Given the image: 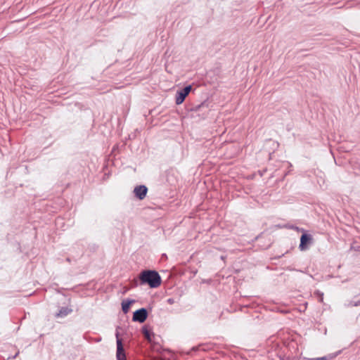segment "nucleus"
<instances>
[{
  "mask_svg": "<svg viewBox=\"0 0 360 360\" xmlns=\"http://www.w3.org/2000/svg\"><path fill=\"white\" fill-rule=\"evenodd\" d=\"M139 278L141 284H148L152 288H158L161 284L160 276L155 271H143L141 273Z\"/></svg>",
  "mask_w": 360,
  "mask_h": 360,
  "instance_id": "nucleus-1",
  "label": "nucleus"
},
{
  "mask_svg": "<svg viewBox=\"0 0 360 360\" xmlns=\"http://www.w3.org/2000/svg\"><path fill=\"white\" fill-rule=\"evenodd\" d=\"M191 86L188 85L184 87V89L177 91L175 98V102L176 105H180L184 101L186 97L191 92Z\"/></svg>",
  "mask_w": 360,
  "mask_h": 360,
  "instance_id": "nucleus-2",
  "label": "nucleus"
},
{
  "mask_svg": "<svg viewBox=\"0 0 360 360\" xmlns=\"http://www.w3.org/2000/svg\"><path fill=\"white\" fill-rule=\"evenodd\" d=\"M148 316L147 310L145 308L139 309L134 312L132 320L139 323H143Z\"/></svg>",
  "mask_w": 360,
  "mask_h": 360,
  "instance_id": "nucleus-3",
  "label": "nucleus"
},
{
  "mask_svg": "<svg viewBox=\"0 0 360 360\" xmlns=\"http://www.w3.org/2000/svg\"><path fill=\"white\" fill-rule=\"evenodd\" d=\"M116 338H117V360H127L126 356L124 353V350L123 348L122 340L119 338V333H116Z\"/></svg>",
  "mask_w": 360,
  "mask_h": 360,
  "instance_id": "nucleus-4",
  "label": "nucleus"
},
{
  "mask_svg": "<svg viewBox=\"0 0 360 360\" xmlns=\"http://www.w3.org/2000/svg\"><path fill=\"white\" fill-rule=\"evenodd\" d=\"M148 192V188L144 185L137 186L134 189V195L139 200H143L145 198Z\"/></svg>",
  "mask_w": 360,
  "mask_h": 360,
  "instance_id": "nucleus-5",
  "label": "nucleus"
},
{
  "mask_svg": "<svg viewBox=\"0 0 360 360\" xmlns=\"http://www.w3.org/2000/svg\"><path fill=\"white\" fill-rule=\"evenodd\" d=\"M311 240V237L310 235L304 233L301 236L300 238V249L301 250H304L307 248L306 244L307 243L309 242Z\"/></svg>",
  "mask_w": 360,
  "mask_h": 360,
  "instance_id": "nucleus-6",
  "label": "nucleus"
},
{
  "mask_svg": "<svg viewBox=\"0 0 360 360\" xmlns=\"http://www.w3.org/2000/svg\"><path fill=\"white\" fill-rule=\"evenodd\" d=\"M72 311V310L68 307H62L60 309L58 312L56 314V317L63 318L68 315Z\"/></svg>",
  "mask_w": 360,
  "mask_h": 360,
  "instance_id": "nucleus-7",
  "label": "nucleus"
},
{
  "mask_svg": "<svg viewBox=\"0 0 360 360\" xmlns=\"http://www.w3.org/2000/svg\"><path fill=\"white\" fill-rule=\"evenodd\" d=\"M134 302L133 300H127L122 302V309L124 314L129 311L130 304Z\"/></svg>",
  "mask_w": 360,
  "mask_h": 360,
  "instance_id": "nucleus-8",
  "label": "nucleus"
},
{
  "mask_svg": "<svg viewBox=\"0 0 360 360\" xmlns=\"http://www.w3.org/2000/svg\"><path fill=\"white\" fill-rule=\"evenodd\" d=\"M142 332H143V334L144 335L145 338H146L147 340H148L149 342L151 341V332L148 330L147 328L146 327H143L142 328Z\"/></svg>",
  "mask_w": 360,
  "mask_h": 360,
  "instance_id": "nucleus-9",
  "label": "nucleus"
},
{
  "mask_svg": "<svg viewBox=\"0 0 360 360\" xmlns=\"http://www.w3.org/2000/svg\"><path fill=\"white\" fill-rule=\"evenodd\" d=\"M314 295L316 296H317V297L319 298V301L320 302H323V293L319 290H316L314 292Z\"/></svg>",
  "mask_w": 360,
  "mask_h": 360,
  "instance_id": "nucleus-10",
  "label": "nucleus"
},
{
  "mask_svg": "<svg viewBox=\"0 0 360 360\" xmlns=\"http://www.w3.org/2000/svg\"><path fill=\"white\" fill-rule=\"evenodd\" d=\"M167 302L169 304H173L174 303V298H169V299H167Z\"/></svg>",
  "mask_w": 360,
  "mask_h": 360,
  "instance_id": "nucleus-11",
  "label": "nucleus"
},
{
  "mask_svg": "<svg viewBox=\"0 0 360 360\" xmlns=\"http://www.w3.org/2000/svg\"><path fill=\"white\" fill-rule=\"evenodd\" d=\"M327 357L326 356H322V357H318V358H314V359H312L311 360H327Z\"/></svg>",
  "mask_w": 360,
  "mask_h": 360,
  "instance_id": "nucleus-12",
  "label": "nucleus"
},
{
  "mask_svg": "<svg viewBox=\"0 0 360 360\" xmlns=\"http://www.w3.org/2000/svg\"><path fill=\"white\" fill-rule=\"evenodd\" d=\"M66 260H67V262H70V258H67V259H66Z\"/></svg>",
  "mask_w": 360,
  "mask_h": 360,
  "instance_id": "nucleus-13",
  "label": "nucleus"
},
{
  "mask_svg": "<svg viewBox=\"0 0 360 360\" xmlns=\"http://www.w3.org/2000/svg\"><path fill=\"white\" fill-rule=\"evenodd\" d=\"M200 108V105H198V107H196L195 110H198Z\"/></svg>",
  "mask_w": 360,
  "mask_h": 360,
  "instance_id": "nucleus-14",
  "label": "nucleus"
}]
</instances>
